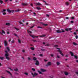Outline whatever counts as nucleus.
Instances as JSON below:
<instances>
[{
  "instance_id": "f257e3e1",
  "label": "nucleus",
  "mask_w": 78,
  "mask_h": 78,
  "mask_svg": "<svg viewBox=\"0 0 78 78\" xmlns=\"http://www.w3.org/2000/svg\"><path fill=\"white\" fill-rule=\"evenodd\" d=\"M7 12H9V13H13V12H14V10H10V9H7Z\"/></svg>"
},
{
  "instance_id": "f03ea898",
  "label": "nucleus",
  "mask_w": 78,
  "mask_h": 78,
  "mask_svg": "<svg viewBox=\"0 0 78 78\" xmlns=\"http://www.w3.org/2000/svg\"><path fill=\"white\" fill-rule=\"evenodd\" d=\"M4 45L5 47H6V46H8V43H7V41H6V40H4Z\"/></svg>"
},
{
  "instance_id": "7ed1b4c3",
  "label": "nucleus",
  "mask_w": 78,
  "mask_h": 78,
  "mask_svg": "<svg viewBox=\"0 0 78 78\" xmlns=\"http://www.w3.org/2000/svg\"><path fill=\"white\" fill-rule=\"evenodd\" d=\"M62 32L60 30H56V31L57 33H62H62H64V32H65V31L64 30H63V29H62Z\"/></svg>"
},
{
  "instance_id": "20e7f679",
  "label": "nucleus",
  "mask_w": 78,
  "mask_h": 78,
  "mask_svg": "<svg viewBox=\"0 0 78 78\" xmlns=\"http://www.w3.org/2000/svg\"><path fill=\"white\" fill-rule=\"evenodd\" d=\"M5 56L6 57H8L9 56V54H8V52L7 51H5Z\"/></svg>"
},
{
  "instance_id": "39448f33",
  "label": "nucleus",
  "mask_w": 78,
  "mask_h": 78,
  "mask_svg": "<svg viewBox=\"0 0 78 78\" xmlns=\"http://www.w3.org/2000/svg\"><path fill=\"white\" fill-rule=\"evenodd\" d=\"M57 49H58V50H58V52H59V53L60 54V55L61 54H62V51H61V49H60V48H57Z\"/></svg>"
},
{
  "instance_id": "423d86ee",
  "label": "nucleus",
  "mask_w": 78,
  "mask_h": 78,
  "mask_svg": "<svg viewBox=\"0 0 78 78\" xmlns=\"http://www.w3.org/2000/svg\"><path fill=\"white\" fill-rule=\"evenodd\" d=\"M57 49H58V50H58V52H59V53L60 54V55L61 54H62V51H61V49H60V48H57Z\"/></svg>"
},
{
  "instance_id": "0eeeda50",
  "label": "nucleus",
  "mask_w": 78,
  "mask_h": 78,
  "mask_svg": "<svg viewBox=\"0 0 78 78\" xmlns=\"http://www.w3.org/2000/svg\"><path fill=\"white\" fill-rule=\"evenodd\" d=\"M36 62L35 63V65L36 66H39V62L38 60H36Z\"/></svg>"
},
{
  "instance_id": "6e6552de",
  "label": "nucleus",
  "mask_w": 78,
  "mask_h": 78,
  "mask_svg": "<svg viewBox=\"0 0 78 78\" xmlns=\"http://www.w3.org/2000/svg\"><path fill=\"white\" fill-rule=\"evenodd\" d=\"M30 36H31V37H33V38L34 39H35V38L36 37H38V36H35L34 35H32L31 34H30Z\"/></svg>"
},
{
  "instance_id": "1a4fd4ad",
  "label": "nucleus",
  "mask_w": 78,
  "mask_h": 78,
  "mask_svg": "<svg viewBox=\"0 0 78 78\" xmlns=\"http://www.w3.org/2000/svg\"><path fill=\"white\" fill-rule=\"evenodd\" d=\"M72 30V28H66L65 29V30L66 31H71Z\"/></svg>"
},
{
  "instance_id": "9d476101",
  "label": "nucleus",
  "mask_w": 78,
  "mask_h": 78,
  "mask_svg": "<svg viewBox=\"0 0 78 78\" xmlns=\"http://www.w3.org/2000/svg\"><path fill=\"white\" fill-rule=\"evenodd\" d=\"M40 70L42 72H46V70L44 69H41Z\"/></svg>"
},
{
  "instance_id": "9b49d317",
  "label": "nucleus",
  "mask_w": 78,
  "mask_h": 78,
  "mask_svg": "<svg viewBox=\"0 0 78 78\" xmlns=\"http://www.w3.org/2000/svg\"><path fill=\"white\" fill-rule=\"evenodd\" d=\"M64 73L65 75H69V73L66 71H64Z\"/></svg>"
},
{
  "instance_id": "f8f14e48",
  "label": "nucleus",
  "mask_w": 78,
  "mask_h": 78,
  "mask_svg": "<svg viewBox=\"0 0 78 78\" xmlns=\"http://www.w3.org/2000/svg\"><path fill=\"white\" fill-rule=\"evenodd\" d=\"M38 74L36 73H34V74L33 77H35V76H37Z\"/></svg>"
},
{
  "instance_id": "ddd939ff",
  "label": "nucleus",
  "mask_w": 78,
  "mask_h": 78,
  "mask_svg": "<svg viewBox=\"0 0 78 78\" xmlns=\"http://www.w3.org/2000/svg\"><path fill=\"white\" fill-rule=\"evenodd\" d=\"M22 6H27L28 5V4L25 3H22Z\"/></svg>"
},
{
  "instance_id": "4468645a",
  "label": "nucleus",
  "mask_w": 78,
  "mask_h": 78,
  "mask_svg": "<svg viewBox=\"0 0 78 78\" xmlns=\"http://www.w3.org/2000/svg\"><path fill=\"white\" fill-rule=\"evenodd\" d=\"M39 74H41V75H44V74L42 73V72L40 71L39 70H37Z\"/></svg>"
},
{
  "instance_id": "2eb2a0df",
  "label": "nucleus",
  "mask_w": 78,
  "mask_h": 78,
  "mask_svg": "<svg viewBox=\"0 0 78 78\" xmlns=\"http://www.w3.org/2000/svg\"><path fill=\"white\" fill-rule=\"evenodd\" d=\"M5 71H6V72H7V73H9V74L10 75H11V76H12V74H11V73L10 72H9V71L8 70H6Z\"/></svg>"
},
{
  "instance_id": "dca6fc26",
  "label": "nucleus",
  "mask_w": 78,
  "mask_h": 78,
  "mask_svg": "<svg viewBox=\"0 0 78 78\" xmlns=\"http://www.w3.org/2000/svg\"><path fill=\"white\" fill-rule=\"evenodd\" d=\"M70 53L71 55V56H74V55L73 54V53L72 52L70 51Z\"/></svg>"
},
{
  "instance_id": "f3484780",
  "label": "nucleus",
  "mask_w": 78,
  "mask_h": 78,
  "mask_svg": "<svg viewBox=\"0 0 78 78\" xmlns=\"http://www.w3.org/2000/svg\"><path fill=\"white\" fill-rule=\"evenodd\" d=\"M5 25H7L8 26H9L11 24H10V23H6Z\"/></svg>"
},
{
  "instance_id": "a211bd4d",
  "label": "nucleus",
  "mask_w": 78,
  "mask_h": 78,
  "mask_svg": "<svg viewBox=\"0 0 78 78\" xmlns=\"http://www.w3.org/2000/svg\"><path fill=\"white\" fill-rule=\"evenodd\" d=\"M65 4L67 6H69V2H66L65 3Z\"/></svg>"
},
{
  "instance_id": "6ab92c4d",
  "label": "nucleus",
  "mask_w": 78,
  "mask_h": 78,
  "mask_svg": "<svg viewBox=\"0 0 78 78\" xmlns=\"http://www.w3.org/2000/svg\"><path fill=\"white\" fill-rule=\"evenodd\" d=\"M36 5H38L39 6L41 5V4L39 2H38V3H36Z\"/></svg>"
},
{
  "instance_id": "aec40b11",
  "label": "nucleus",
  "mask_w": 78,
  "mask_h": 78,
  "mask_svg": "<svg viewBox=\"0 0 78 78\" xmlns=\"http://www.w3.org/2000/svg\"><path fill=\"white\" fill-rule=\"evenodd\" d=\"M41 23L43 25H44V26H47L48 24H44L43 23Z\"/></svg>"
},
{
  "instance_id": "412c9836",
  "label": "nucleus",
  "mask_w": 78,
  "mask_h": 78,
  "mask_svg": "<svg viewBox=\"0 0 78 78\" xmlns=\"http://www.w3.org/2000/svg\"><path fill=\"white\" fill-rule=\"evenodd\" d=\"M48 66H51V62H49L48 63Z\"/></svg>"
},
{
  "instance_id": "4be33fe9",
  "label": "nucleus",
  "mask_w": 78,
  "mask_h": 78,
  "mask_svg": "<svg viewBox=\"0 0 78 78\" xmlns=\"http://www.w3.org/2000/svg\"><path fill=\"white\" fill-rule=\"evenodd\" d=\"M36 9H37L38 10H40V9H41V8H40V7H36Z\"/></svg>"
},
{
  "instance_id": "5701e85b",
  "label": "nucleus",
  "mask_w": 78,
  "mask_h": 78,
  "mask_svg": "<svg viewBox=\"0 0 78 78\" xmlns=\"http://www.w3.org/2000/svg\"><path fill=\"white\" fill-rule=\"evenodd\" d=\"M73 44L74 45H78V44L75 43V42H73Z\"/></svg>"
},
{
  "instance_id": "b1692460",
  "label": "nucleus",
  "mask_w": 78,
  "mask_h": 78,
  "mask_svg": "<svg viewBox=\"0 0 78 78\" xmlns=\"http://www.w3.org/2000/svg\"><path fill=\"white\" fill-rule=\"evenodd\" d=\"M30 49L32 50H34V48L32 47H30Z\"/></svg>"
},
{
  "instance_id": "393cba45",
  "label": "nucleus",
  "mask_w": 78,
  "mask_h": 78,
  "mask_svg": "<svg viewBox=\"0 0 78 78\" xmlns=\"http://www.w3.org/2000/svg\"><path fill=\"white\" fill-rule=\"evenodd\" d=\"M0 59H1L2 60H3V59H4V57H2L0 56Z\"/></svg>"
},
{
  "instance_id": "a878e982",
  "label": "nucleus",
  "mask_w": 78,
  "mask_h": 78,
  "mask_svg": "<svg viewBox=\"0 0 78 78\" xmlns=\"http://www.w3.org/2000/svg\"><path fill=\"white\" fill-rule=\"evenodd\" d=\"M14 71H15L16 72H17V71H18V69L16 68V69H14Z\"/></svg>"
},
{
  "instance_id": "bb28decb",
  "label": "nucleus",
  "mask_w": 78,
  "mask_h": 78,
  "mask_svg": "<svg viewBox=\"0 0 78 78\" xmlns=\"http://www.w3.org/2000/svg\"><path fill=\"white\" fill-rule=\"evenodd\" d=\"M33 59L34 61H36V60H37V58H36V57H34L33 58Z\"/></svg>"
},
{
  "instance_id": "cd10ccee",
  "label": "nucleus",
  "mask_w": 78,
  "mask_h": 78,
  "mask_svg": "<svg viewBox=\"0 0 78 78\" xmlns=\"http://www.w3.org/2000/svg\"><path fill=\"white\" fill-rule=\"evenodd\" d=\"M6 59H7V60H9V59H10L9 57H6Z\"/></svg>"
},
{
  "instance_id": "c85d7f7f",
  "label": "nucleus",
  "mask_w": 78,
  "mask_h": 78,
  "mask_svg": "<svg viewBox=\"0 0 78 78\" xmlns=\"http://www.w3.org/2000/svg\"><path fill=\"white\" fill-rule=\"evenodd\" d=\"M6 48L7 49V50H8V51H9L10 49H9V47H7Z\"/></svg>"
},
{
  "instance_id": "c756f323",
  "label": "nucleus",
  "mask_w": 78,
  "mask_h": 78,
  "mask_svg": "<svg viewBox=\"0 0 78 78\" xmlns=\"http://www.w3.org/2000/svg\"><path fill=\"white\" fill-rule=\"evenodd\" d=\"M3 2V1H2V0H0V3L1 4H2Z\"/></svg>"
},
{
  "instance_id": "7c9ffc66",
  "label": "nucleus",
  "mask_w": 78,
  "mask_h": 78,
  "mask_svg": "<svg viewBox=\"0 0 78 78\" xmlns=\"http://www.w3.org/2000/svg\"><path fill=\"white\" fill-rule=\"evenodd\" d=\"M6 10L5 9H3V11H2V12H5L6 11Z\"/></svg>"
},
{
  "instance_id": "2f4dec72",
  "label": "nucleus",
  "mask_w": 78,
  "mask_h": 78,
  "mask_svg": "<svg viewBox=\"0 0 78 78\" xmlns=\"http://www.w3.org/2000/svg\"><path fill=\"white\" fill-rule=\"evenodd\" d=\"M14 28H15V30H17V31H19V29L17 28L16 27H15Z\"/></svg>"
},
{
  "instance_id": "473e14b6",
  "label": "nucleus",
  "mask_w": 78,
  "mask_h": 78,
  "mask_svg": "<svg viewBox=\"0 0 78 78\" xmlns=\"http://www.w3.org/2000/svg\"><path fill=\"white\" fill-rule=\"evenodd\" d=\"M56 64H57V65H58V66H59V64H60V63L59 62H57Z\"/></svg>"
},
{
  "instance_id": "72a5a7b5",
  "label": "nucleus",
  "mask_w": 78,
  "mask_h": 78,
  "mask_svg": "<svg viewBox=\"0 0 78 78\" xmlns=\"http://www.w3.org/2000/svg\"><path fill=\"white\" fill-rule=\"evenodd\" d=\"M45 35H41V36H40V37H45Z\"/></svg>"
},
{
  "instance_id": "f704fd0d",
  "label": "nucleus",
  "mask_w": 78,
  "mask_h": 78,
  "mask_svg": "<svg viewBox=\"0 0 78 78\" xmlns=\"http://www.w3.org/2000/svg\"><path fill=\"white\" fill-rule=\"evenodd\" d=\"M51 57H53L54 56V55L53 54H51Z\"/></svg>"
},
{
  "instance_id": "c9c22d12",
  "label": "nucleus",
  "mask_w": 78,
  "mask_h": 78,
  "mask_svg": "<svg viewBox=\"0 0 78 78\" xmlns=\"http://www.w3.org/2000/svg\"><path fill=\"white\" fill-rule=\"evenodd\" d=\"M74 58L76 59H78V57L76 55L74 56Z\"/></svg>"
},
{
  "instance_id": "e433bc0d",
  "label": "nucleus",
  "mask_w": 78,
  "mask_h": 78,
  "mask_svg": "<svg viewBox=\"0 0 78 78\" xmlns=\"http://www.w3.org/2000/svg\"><path fill=\"white\" fill-rule=\"evenodd\" d=\"M2 33H3V34H5V32L3 30H2Z\"/></svg>"
},
{
  "instance_id": "4c0bfd02",
  "label": "nucleus",
  "mask_w": 78,
  "mask_h": 78,
  "mask_svg": "<svg viewBox=\"0 0 78 78\" xmlns=\"http://www.w3.org/2000/svg\"><path fill=\"white\" fill-rule=\"evenodd\" d=\"M18 42L20 44L21 43V41L20 39H18Z\"/></svg>"
},
{
  "instance_id": "58836bf2",
  "label": "nucleus",
  "mask_w": 78,
  "mask_h": 78,
  "mask_svg": "<svg viewBox=\"0 0 78 78\" xmlns=\"http://www.w3.org/2000/svg\"><path fill=\"white\" fill-rule=\"evenodd\" d=\"M16 12H19V11H20V9H18L17 10L15 11Z\"/></svg>"
},
{
  "instance_id": "ea45409f",
  "label": "nucleus",
  "mask_w": 78,
  "mask_h": 78,
  "mask_svg": "<svg viewBox=\"0 0 78 78\" xmlns=\"http://www.w3.org/2000/svg\"><path fill=\"white\" fill-rule=\"evenodd\" d=\"M75 37L76 38V39H78V35H76V36H75Z\"/></svg>"
},
{
  "instance_id": "a19ab883",
  "label": "nucleus",
  "mask_w": 78,
  "mask_h": 78,
  "mask_svg": "<svg viewBox=\"0 0 78 78\" xmlns=\"http://www.w3.org/2000/svg\"><path fill=\"white\" fill-rule=\"evenodd\" d=\"M32 70H33V71H34V72H35V69H34V68H32Z\"/></svg>"
},
{
  "instance_id": "79ce46f5",
  "label": "nucleus",
  "mask_w": 78,
  "mask_h": 78,
  "mask_svg": "<svg viewBox=\"0 0 78 78\" xmlns=\"http://www.w3.org/2000/svg\"><path fill=\"white\" fill-rule=\"evenodd\" d=\"M41 51H45V50L44 49H41Z\"/></svg>"
},
{
  "instance_id": "37998d69",
  "label": "nucleus",
  "mask_w": 78,
  "mask_h": 78,
  "mask_svg": "<svg viewBox=\"0 0 78 78\" xmlns=\"http://www.w3.org/2000/svg\"><path fill=\"white\" fill-rule=\"evenodd\" d=\"M24 74L25 75H28V73H24Z\"/></svg>"
},
{
  "instance_id": "c03bdc74",
  "label": "nucleus",
  "mask_w": 78,
  "mask_h": 78,
  "mask_svg": "<svg viewBox=\"0 0 78 78\" xmlns=\"http://www.w3.org/2000/svg\"><path fill=\"white\" fill-rule=\"evenodd\" d=\"M30 21H33V18H30Z\"/></svg>"
},
{
  "instance_id": "a18cd8bd",
  "label": "nucleus",
  "mask_w": 78,
  "mask_h": 78,
  "mask_svg": "<svg viewBox=\"0 0 78 78\" xmlns=\"http://www.w3.org/2000/svg\"><path fill=\"white\" fill-rule=\"evenodd\" d=\"M38 28H42V27H40V26H38L37 27Z\"/></svg>"
},
{
  "instance_id": "49530a36",
  "label": "nucleus",
  "mask_w": 78,
  "mask_h": 78,
  "mask_svg": "<svg viewBox=\"0 0 78 78\" xmlns=\"http://www.w3.org/2000/svg\"><path fill=\"white\" fill-rule=\"evenodd\" d=\"M27 33H28L29 34H30V31H29V29L27 30Z\"/></svg>"
},
{
  "instance_id": "de8ad7c7",
  "label": "nucleus",
  "mask_w": 78,
  "mask_h": 78,
  "mask_svg": "<svg viewBox=\"0 0 78 78\" xmlns=\"http://www.w3.org/2000/svg\"><path fill=\"white\" fill-rule=\"evenodd\" d=\"M18 22H19L20 24H22V22H21V21H19Z\"/></svg>"
},
{
  "instance_id": "09e8293b",
  "label": "nucleus",
  "mask_w": 78,
  "mask_h": 78,
  "mask_svg": "<svg viewBox=\"0 0 78 78\" xmlns=\"http://www.w3.org/2000/svg\"><path fill=\"white\" fill-rule=\"evenodd\" d=\"M3 15H5V14H6V12H3Z\"/></svg>"
},
{
  "instance_id": "8fccbe9b",
  "label": "nucleus",
  "mask_w": 78,
  "mask_h": 78,
  "mask_svg": "<svg viewBox=\"0 0 78 78\" xmlns=\"http://www.w3.org/2000/svg\"><path fill=\"white\" fill-rule=\"evenodd\" d=\"M57 58H60V57H59V56L58 55H57Z\"/></svg>"
},
{
  "instance_id": "3c124183",
  "label": "nucleus",
  "mask_w": 78,
  "mask_h": 78,
  "mask_svg": "<svg viewBox=\"0 0 78 78\" xmlns=\"http://www.w3.org/2000/svg\"><path fill=\"white\" fill-rule=\"evenodd\" d=\"M45 5H48V3H46V2L45 3Z\"/></svg>"
},
{
  "instance_id": "603ef678",
  "label": "nucleus",
  "mask_w": 78,
  "mask_h": 78,
  "mask_svg": "<svg viewBox=\"0 0 78 78\" xmlns=\"http://www.w3.org/2000/svg\"><path fill=\"white\" fill-rule=\"evenodd\" d=\"M34 27V25L33 26H32L31 27H30V29H31V28H33Z\"/></svg>"
},
{
  "instance_id": "864d4df0",
  "label": "nucleus",
  "mask_w": 78,
  "mask_h": 78,
  "mask_svg": "<svg viewBox=\"0 0 78 78\" xmlns=\"http://www.w3.org/2000/svg\"><path fill=\"white\" fill-rule=\"evenodd\" d=\"M11 42H12V43H14V41L13 40V41H12Z\"/></svg>"
},
{
  "instance_id": "5fc2aeb1",
  "label": "nucleus",
  "mask_w": 78,
  "mask_h": 78,
  "mask_svg": "<svg viewBox=\"0 0 78 78\" xmlns=\"http://www.w3.org/2000/svg\"><path fill=\"white\" fill-rule=\"evenodd\" d=\"M32 41H33V42H36V40H32Z\"/></svg>"
},
{
  "instance_id": "6e6d98bb",
  "label": "nucleus",
  "mask_w": 78,
  "mask_h": 78,
  "mask_svg": "<svg viewBox=\"0 0 78 78\" xmlns=\"http://www.w3.org/2000/svg\"><path fill=\"white\" fill-rule=\"evenodd\" d=\"M40 56H43V55L42 54H40Z\"/></svg>"
},
{
  "instance_id": "4d7b16f0",
  "label": "nucleus",
  "mask_w": 78,
  "mask_h": 78,
  "mask_svg": "<svg viewBox=\"0 0 78 78\" xmlns=\"http://www.w3.org/2000/svg\"><path fill=\"white\" fill-rule=\"evenodd\" d=\"M33 14H34V15H35V16H36V13H35V12H34V13H33Z\"/></svg>"
},
{
  "instance_id": "13d9d810",
  "label": "nucleus",
  "mask_w": 78,
  "mask_h": 78,
  "mask_svg": "<svg viewBox=\"0 0 78 78\" xmlns=\"http://www.w3.org/2000/svg\"><path fill=\"white\" fill-rule=\"evenodd\" d=\"M14 35L15 36H17V35H16V34H14Z\"/></svg>"
},
{
  "instance_id": "bf43d9fd",
  "label": "nucleus",
  "mask_w": 78,
  "mask_h": 78,
  "mask_svg": "<svg viewBox=\"0 0 78 78\" xmlns=\"http://www.w3.org/2000/svg\"><path fill=\"white\" fill-rule=\"evenodd\" d=\"M74 34H75V35H76V32H74Z\"/></svg>"
},
{
  "instance_id": "052dcab7",
  "label": "nucleus",
  "mask_w": 78,
  "mask_h": 78,
  "mask_svg": "<svg viewBox=\"0 0 78 78\" xmlns=\"http://www.w3.org/2000/svg\"><path fill=\"white\" fill-rule=\"evenodd\" d=\"M44 62H47V60H46V59H44Z\"/></svg>"
},
{
  "instance_id": "680f3d73",
  "label": "nucleus",
  "mask_w": 78,
  "mask_h": 78,
  "mask_svg": "<svg viewBox=\"0 0 78 78\" xmlns=\"http://www.w3.org/2000/svg\"><path fill=\"white\" fill-rule=\"evenodd\" d=\"M8 1V0H5V2H7Z\"/></svg>"
},
{
  "instance_id": "e2e57ef3",
  "label": "nucleus",
  "mask_w": 78,
  "mask_h": 78,
  "mask_svg": "<svg viewBox=\"0 0 78 78\" xmlns=\"http://www.w3.org/2000/svg\"><path fill=\"white\" fill-rule=\"evenodd\" d=\"M61 55L62 56H64V54H63L62 53Z\"/></svg>"
},
{
  "instance_id": "0e129e2a",
  "label": "nucleus",
  "mask_w": 78,
  "mask_h": 78,
  "mask_svg": "<svg viewBox=\"0 0 78 78\" xmlns=\"http://www.w3.org/2000/svg\"><path fill=\"white\" fill-rule=\"evenodd\" d=\"M71 19H74V17H72Z\"/></svg>"
},
{
  "instance_id": "69168bd1",
  "label": "nucleus",
  "mask_w": 78,
  "mask_h": 78,
  "mask_svg": "<svg viewBox=\"0 0 78 78\" xmlns=\"http://www.w3.org/2000/svg\"><path fill=\"white\" fill-rule=\"evenodd\" d=\"M11 39L10 38L9 40V42H11Z\"/></svg>"
},
{
  "instance_id": "338daca9",
  "label": "nucleus",
  "mask_w": 78,
  "mask_h": 78,
  "mask_svg": "<svg viewBox=\"0 0 78 78\" xmlns=\"http://www.w3.org/2000/svg\"><path fill=\"white\" fill-rule=\"evenodd\" d=\"M70 23H73V21H71L70 22Z\"/></svg>"
},
{
  "instance_id": "774afa93",
  "label": "nucleus",
  "mask_w": 78,
  "mask_h": 78,
  "mask_svg": "<svg viewBox=\"0 0 78 78\" xmlns=\"http://www.w3.org/2000/svg\"><path fill=\"white\" fill-rule=\"evenodd\" d=\"M22 51H23V52H25V50H22Z\"/></svg>"
}]
</instances>
